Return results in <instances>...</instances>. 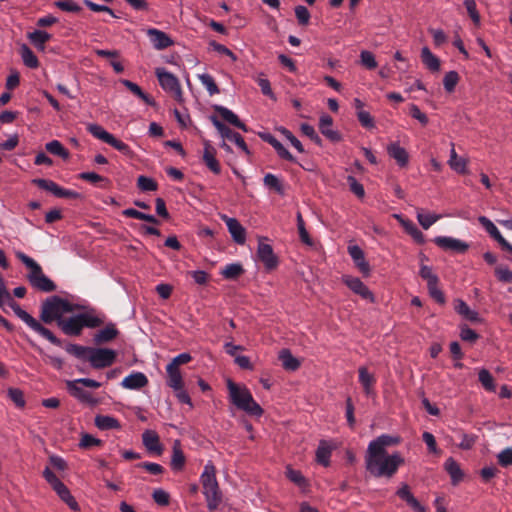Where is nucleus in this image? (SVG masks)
<instances>
[{
    "mask_svg": "<svg viewBox=\"0 0 512 512\" xmlns=\"http://www.w3.org/2000/svg\"><path fill=\"white\" fill-rule=\"evenodd\" d=\"M403 464L404 458L398 452L387 454V452L374 451L372 447L366 450L365 467L374 477L391 478Z\"/></svg>",
    "mask_w": 512,
    "mask_h": 512,
    "instance_id": "obj_1",
    "label": "nucleus"
},
{
    "mask_svg": "<svg viewBox=\"0 0 512 512\" xmlns=\"http://www.w3.org/2000/svg\"><path fill=\"white\" fill-rule=\"evenodd\" d=\"M226 384L229 400L234 406L251 416L261 417L263 415V409L254 400L250 390L245 385L237 384L231 379H227Z\"/></svg>",
    "mask_w": 512,
    "mask_h": 512,
    "instance_id": "obj_2",
    "label": "nucleus"
},
{
    "mask_svg": "<svg viewBox=\"0 0 512 512\" xmlns=\"http://www.w3.org/2000/svg\"><path fill=\"white\" fill-rule=\"evenodd\" d=\"M15 256L28 269L26 277L32 288L45 293L56 290V284L44 274L42 267L33 258L22 251H16Z\"/></svg>",
    "mask_w": 512,
    "mask_h": 512,
    "instance_id": "obj_3",
    "label": "nucleus"
},
{
    "mask_svg": "<svg viewBox=\"0 0 512 512\" xmlns=\"http://www.w3.org/2000/svg\"><path fill=\"white\" fill-rule=\"evenodd\" d=\"M200 482L208 509L211 511L217 509L222 501V494L216 478V468L212 461H208L205 464L200 476Z\"/></svg>",
    "mask_w": 512,
    "mask_h": 512,
    "instance_id": "obj_4",
    "label": "nucleus"
},
{
    "mask_svg": "<svg viewBox=\"0 0 512 512\" xmlns=\"http://www.w3.org/2000/svg\"><path fill=\"white\" fill-rule=\"evenodd\" d=\"M75 306L59 296H50L41 304L40 319L45 324L59 323L65 314L73 312Z\"/></svg>",
    "mask_w": 512,
    "mask_h": 512,
    "instance_id": "obj_5",
    "label": "nucleus"
},
{
    "mask_svg": "<svg viewBox=\"0 0 512 512\" xmlns=\"http://www.w3.org/2000/svg\"><path fill=\"white\" fill-rule=\"evenodd\" d=\"M43 477L51 488L56 492L59 498L65 502L71 510H79V505L71 495L67 486L54 474L51 468L46 467L43 471Z\"/></svg>",
    "mask_w": 512,
    "mask_h": 512,
    "instance_id": "obj_6",
    "label": "nucleus"
},
{
    "mask_svg": "<svg viewBox=\"0 0 512 512\" xmlns=\"http://www.w3.org/2000/svg\"><path fill=\"white\" fill-rule=\"evenodd\" d=\"M155 74L161 88L165 92L170 93L178 103H182L184 98L178 78L165 68H156Z\"/></svg>",
    "mask_w": 512,
    "mask_h": 512,
    "instance_id": "obj_7",
    "label": "nucleus"
},
{
    "mask_svg": "<svg viewBox=\"0 0 512 512\" xmlns=\"http://www.w3.org/2000/svg\"><path fill=\"white\" fill-rule=\"evenodd\" d=\"M87 130L93 137L109 144L116 150L124 154L129 152V146L126 143L115 138L114 135L106 131L101 125L90 123L87 125Z\"/></svg>",
    "mask_w": 512,
    "mask_h": 512,
    "instance_id": "obj_8",
    "label": "nucleus"
},
{
    "mask_svg": "<svg viewBox=\"0 0 512 512\" xmlns=\"http://www.w3.org/2000/svg\"><path fill=\"white\" fill-rule=\"evenodd\" d=\"M117 357L115 350L110 348H92L90 355H88V361L90 365L95 369H103L111 366Z\"/></svg>",
    "mask_w": 512,
    "mask_h": 512,
    "instance_id": "obj_9",
    "label": "nucleus"
},
{
    "mask_svg": "<svg viewBox=\"0 0 512 512\" xmlns=\"http://www.w3.org/2000/svg\"><path fill=\"white\" fill-rule=\"evenodd\" d=\"M264 240L266 241L268 238L259 237L257 257L263 263L266 270L271 271L277 268L279 259L274 253L272 246L268 243H264Z\"/></svg>",
    "mask_w": 512,
    "mask_h": 512,
    "instance_id": "obj_10",
    "label": "nucleus"
},
{
    "mask_svg": "<svg viewBox=\"0 0 512 512\" xmlns=\"http://www.w3.org/2000/svg\"><path fill=\"white\" fill-rule=\"evenodd\" d=\"M342 282L355 294L359 295L361 298L374 303L375 297L372 291L363 283V281L354 276L343 275Z\"/></svg>",
    "mask_w": 512,
    "mask_h": 512,
    "instance_id": "obj_11",
    "label": "nucleus"
},
{
    "mask_svg": "<svg viewBox=\"0 0 512 512\" xmlns=\"http://www.w3.org/2000/svg\"><path fill=\"white\" fill-rule=\"evenodd\" d=\"M212 122L223 138H227L228 140L234 142L247 156L251 155L247 144L239 133L232 131L229 127L220 122L216 117H212Z\"/></svg>",
    "mask_w": 512,
    "mask_h": 512,
    "instance_id": "obj_12",
    "label": "nucleus"
},
{
    "mask_svg": "<svg viewBox=\"0 0 512 512\" xmlns=\"http://www.w3.org/2000/svg\"><path fill=\"white\" fill-rule=\"evenodd\" d=\"M433 242L442 250L456 253H465L469 248L468 243L450 236H437Z\"/></svg>",
    "mask_w": 512,
    "mask_h": 512,
    "instance_id": "obj_13",
    "label": "nucleus"
},
{
    "mask_svg": "<svg viewBox=\"0 0 512 512\" xmlns=\"http://www.w3.org/2000/svg\"><path fill=\"white\" fill-rule=\"evenodd\" d=\"M80 384L81 382L79 379L69 380L66 382L67 390L70 395L82 403H87L92 406L96 405L97 400L92 396L90 392L84 390Z\"/></svg>",
    "mask_w": 512,
    "mask_h": 512,
    "instance_id": "obj_14",
    "label": "nucleus"
},
{
    "mask_svg": "<svg viewBox=\"0 0 512 512\" xmlns=\"http://www.w3.org/2000/svg\"><path fill=\"white\" fill-rule=\"evenodd\" d=\"M479 223L484 227L487 233L499 243L502 249L512 253V245L502 236L495 224L486 216L478 218Z\"/></svg>",
    "mask_w": 512,
    "mask_h": 512,
    "instance_id": "obj_15",
    "label": "nucleus"
},
{
    "mask_svg": "<svg viewBox=\"0 0 512 512\" xmlns=\"http://www.w3.org/2000/svg\"><path fill=\"white\" fill-rule=\"evenodd\" d=\"M221 219L225 222L232 239L237 244L243 245L246 242V230L240 222L236 218L227 215H222Z\"/></svg>",
    "mask_w": 512,
    "mask_h": 512,
    "instance_id": "obj_16",
    "label": "nucleus"
},
{
    "mask_svg": "<svg viewBox=\"0 0 512 512\" xmlns=\"http://www.w3.org/2000/svg\"><path fill=\"white\" fill-rule=\"evenodd\" d=\"M396 495L406 502V504L415 512H427V509L416 499L411 492L408 484L401 483L396 491Z\"/></svg>",
    "mask_w": 512,
    "mask_h": 512,
    "instance_id": "obj_17",
    "label": "nucleus"
},
{
    "mask_svg": "<svg viewBox=\"0 0 512 512\" xmlns=\"http://www.w3.org/2000/svg\"><path fill=\"white\" fill-rule=\"evenodd\" d=\"M319 130L323 136L333 143L340 142L342 136L339 131L333 129V119L330 115L324 113L319 118Z\"/></svg>",
    "mask_w": 512,
    "mask_h": 512,
    "instance_id": "obj_18",
    "label": "nucleus"
},
{
    "mask_svg": "<svg viewBox=\"0 0 512 512\" xmlns=\"http://www.w3.org/2000/svg\"><path fill=\"white\" fill-rule=\"evenodd\" d=\"M401 441L402 439L398 435L382 434L370 441L367 449H371L372 447L374 451L386 452L387 447L396 446L400 444Z\"/></svg>",
    "mask_w": 512,
    "mask_h": 512,
    "instance_id": "obj_19",
    "label": "nucleus"
},
{
    "mask_svg": "<svg viewBox=\"0 0 512 512\" xmlns=\"http://www.w3.org/2000/svg\"><path fill=\"white\" fill-rule=\"evenodd\" d=\"M57 326L62 332L69 336H78L82 332V323L79 314L71 316L67 319L63 318L59 321Z\"/></svg>",
    "mask_w": 512,
    "mask_h": 512,
    "instance_id": "obj_20",
    "label": "nucleus"
},
{
    "mask_svg": "<svg viewBox=\"0 0 512 512\" xmlns=\"http://www.w3.org/2000/svg\"><path fill=\"white\" fill-rule=\"evenodd\" d=\"M348 253L359 271L364 276H369L371 269L369 263L365 259L363 250L358 245H350L348 247Z\"/></svg>",
    "mask_w": 512,
    "mask_h": 512,
    "instance_id": "obj_21",
    "label": "nucleus"
},
{
    "mask_svg": "<svg viewBox=\"0 0 512 512\" xmlns=\"http://www.w3.org/2000/svg\"><path fill=\"white\" fill-rule=\"evenodd\" d=\"M202 159L204 164L211 172H213L216 175L221 173V166L216 158V149L212 147L209 141L204 142V151Z\"/></svg>",
    "mask_w": 512,
    "mask_h": 512,
    "instance_id": "obj_22",
    "label": "nucleus"
},
{
    "mask_svg": "<svg viewBox=\"0 0 512 512\" xmlns=\"http://www.w3.org/2000/svg\"><path fill=\"white\" fill-rule=\"evenodd\" d=\"M388 155L393 158L397 165L404 168L409 163V154L407 150L402 147L399 142H392L387 146Z\"/></svg>",
    "mask_w": 512,
    "mask_h": 512,
    "instance_id": "obj_23",
    "label": "nucleus"
},
{
    "mask_svg": "<svg viewBox=\"0 0 512 512\" xmlns=\"http://www.w3.org/2000/svg\"><path fill=\"white\" fill-rule=\"evenodd\" d=\"M147 35L149 36L150 42L153 47L157 50H162L168 48L173 44V41L170 37L163 31H160L155 28H150L147 30Z\"/></svg>",
    "mask_w": 512,
    "mask_h": 512,
    "instance_id": "obj_24",
    "label": "nucleus"
},
{
    "mask_svg": "<svg viewBox=\"0 0 512 512\" xmlns=\"http://www.w3.org/2000/svg\"><path fill=\"white\" fill-rule=\"evenodd\" d=\"M148 384V378L142 372H133L126 376L121 385L125 389L129 390H138L145 387Z\"/></svg>",
    "mask_w": 512,
    "mask_h": 512,
    "instance_id": "obj_25",
    "label": "nucleus"
},
{
    "mask_svg": "<svg viewBox=\"0 0 512 512\" xmlns=\"http://www.w3.org/2000/svg\"><path fill=\"white\" fill-rule=\"evenodd\" d=\"M455 311L461 315L466 320H469L473 323H482L483 319L479 316V313L476 310L471 309L467 303L461 299H457L454 302Z\"/></svg>",
    "mask_w": 512,
    "mask_h": 512,
    "instance_id": "obj_26",
    "label": "nucleus"
},
{
    "mask_svg": "<svg viewBox=\"0 0 512 512\" xmlns=\"http://www.w3.org/2000/svg\"><path fill=\"white\" fill-rule=\"evenodd\" d=\"M448 165L453 171H455L458 174H466L468 172V159L458 156L455 150L454 143H451Z\"/></svg>",
    "mask_w": 512,
    "mask_h": 512,
    "instance_id": "obj_27",
    "label": "nucleus"
},
{
    "mask_svg": "<svg viewBox=\"0 0 512 512\" xmlns=\"http://www.w3.org/2000/svg\"><path fill=\"white\" fill-rule=\"evenodd\" d=\"M358 374L359 382L362 385L365 394L367 396L373 395V387L376 382L374 375L369 373L368 369L364 366L359 367Z\"/></svg>",
    "mask_w": 512,
    "mask_h": 512,
    "instance_id": "obj_28",
    "label": "nucleus"
},
{
    "mask_svg": "<svg viewBox=\"0 0 512 512\" xmlns=\"http://www.w3.org/2000/svg\"><path fill=\"white\" fill-rule=\"evenodd\" d=\"M142 441L149 452L160 454L162 446L158 434L153 430H146L142 434Z\"/></svg>",
    "mask_w": 512,
    "mask_h": 512,
    "instance_id": "obj_29",
    "label": "nucleus"
},
{
    "mask_svg": "<svg viewBox=\"0 0 512 512\" xmlns=\"http://www.w3.org/2000/svg\"><path fill=\"white\" fill-rule=\"evenodd\" d=\"M119 334L118 329L114 323H108L103 329L94 334L93 340L95 343H107L115 339Z\"/></svg>",
    "mask_w": 512,
    "mask_h": 512,
    "instance_id": "obj_30",
    "label": "nucleus"
},
{
    "mask_svg": "<svg viewBox=\"0 0 512 512\" xmlns=\"http://www.w3.org/2000/svg\"><path fill=\"white\" fill-rule=\"evenodd\" d=\"M444 467L449 474L453 485H457L463 480L464 473L460 465L452 457L445 461Z\"/></svg>",
    "mask_w": 512,
    "mask_h": 512,
    "instance_id": "obj_31",
    "label": "nucleus"
},
{
    "mask_svg": "<svg viewBox=\"0 0 512 512\" xmlns=\"http://www.w3.org/2000/svg\"><path fill=\"white\" fill-rule=\"evenodd\" d=\"M332 449L333 447L329 442L321 440L316 450V461L324 467L329 466Z\"/></svg>",
    "mask_w": 512,
    "mask_h": 512,
    "instance_id": "obj_32",
    "label": "nucleus"
},
{
    "mask_svg": "<svg viewBox=\"0 0 512 512\" xmlns=\"http://www.w3.org/2000/svg\"><path fill=\"white\" fill-rule=\"evenodd\" d=\"M216 111L223 118V120L243 130L244 132H247V126L239 120L238 116L233 111L223 106H216Z\"/></svg>",
    "mask_w": 512,
    "mask_h": 512,
    "instance_id": "obj_33",
    "label": "nucleus"
},
{
    "mask_svg": "<svg viewBox=\"0 0 512 512\" xmlns=\"http://www.w3.org/2000/svg\"><path fill=\"white\" fill-rule=\"evenodd\" d=\"M421 60L430 71L438 72L440 70L439 58L426 46L421 49Z\"/></svg>",
    "mask_w": 512,
    "mask_h": 512,
    "instance_id": "obj_34",
    "label": "nucleus"
},
{
    "mask_svg": "<svg viewBox=\"0 0 512 512\" xmlns=\"http://www.w3.org/2000/svg\"><path fill=\"white\" fill-rule=\"evenodd\" d=\"M167 380L166 383L171 389H179L184 386L183 378L179 368L166 366Z\"/></svg>",
    "mask_w": 512,
    "mask_h": 512,
    "instance_id": "obj_35",
    "label": "nucleus"
},
{
    "mask_svg": "<svg viewBox=\"0 0 512 512\" xmlns=\"http://www.w3.org/2000/svg\"><path fill=\"white\" fill-rule=\"evenodd\" d=\"M127 89H129L135 96H137L138 98H140L141 100H143L147 105H150V106H155V101L152 97H150L148 94H146L145 92H143V90L140 88L139 85H137L136 83L130 81V80H127V79H122L120 81Z\"/></svg>",
    "mask_w": 512,
    "mask_h": 512,
    "instance_id": "obj_36",
    "label": "nucleus"
},
{
    "mask_svg": "<svg viewBox=\"0 0 512 512\" xmlns=\"http://www.w3.org/2000/svg\"><path fill=\"white\" fill-rule=\"evenodd\" d=\"M19 53L25 66L31 69L38 68V58L26 44L21 45Z\"/></svg>",
    "mask_w": 512,
    "mask_h": 512,
    "instance_id": "obj_37",
    "label": "nucleus"
},
{
    "mask_svg": "<svg viewBox=\"0 0 512 512\" xmlns=\"http://www.w3.org/2000/svg\"><path fill=\"white\" fill-rule=\"evenodd\" d=\"M31 43L40 51H44L45 43L51 39V35L44 30H35L28 34Z\"/></svg>",
    "mask_w": 512,
    "mask_h": 512,
    "instance_id": "obj_38",
    "label": "nucleus"
},
{
    "mask_svg": "<svg viewBox=\"0 0 512 512\" xmlns=\"http://www.w3.org/2000/svg\"><path fill=\"white\" fill-rule=\"evenodd\" d=\"M286 476L291 482H293L295 485H297L303 492L308 491L309 483L299 470H295V469L288 467L286 470Z\"/></svg>",
    "mask_w": 512,
    "mask_h": 512,
    "instance_id": "obj_39",
    "label": "nucleus"
},
{
    "mask_svg": "<svg viewBox=\"0 0 512 512\" xmlns=\"http://www.w3.org/2000/svg\"><path fill=\"white\" fill-rule=\"evenodd\" d=\"M279 359L282 362V366L286 370L295 371L300 367V362L297 358H295L290 350L283 349L279 354Z\"/></svg>",
    "mask_w": 512,
    "mask_h": 512,
    "instance_id": "obj_40",
    "label": "nucleus"
},
{
    "mask_svg": "<svg viewBox=\"0 0 512 512\" xmlns=\"http://www.w3.org/2000/svg\"><path fill=\"white\" fill-rule=\"evenodd\" d=\"M185 464V456L180 447V443L176 441L173 445L171 468L175 471L182 470Z\"/></svg>",
    "mask_w": 512,
    "mask_h": 512,
    "instance_id": "obj_41",
    "label": "nucleus"
},
{
    "mask_svg": "<svg viewBox=\"0 0 512 512\" xmlns=\"http://www.w3.org/2000/svg\"><path fill=\"white\" fill-rule=\"evenodd\" d=\"M441 218V215L435 213H425L423 209H417V220L423 229H429Z\"/></svg>",
    "mask_w": 512,
    "mask_h": 512,
    "instance_id": "obj_42",
    "label": "nucleus"
},
{
    "mask_svg": "<svg viewBox=\"0 0 512 512\" xmlns=\"http://www.w3.org/2000/svg\"><path fill=\"white\" fill-rule=\"evenodd\" d=\"M95 425L101 430L120 428L119 421L116 418L106 415H97L95 417Z\"/></svg>",
    "mask_w": 512,
    "mask_h": 512,
    "instance_id": "obj_43",
    "label": "nucleus"
},
{
    "mask_svg": "<svg viewBox=\"0 0 512 512\" xmlns=\"http://www.w3.org/2000/svg\"><path fill=\"white\" fill-rule=\"evenodd\" d=\"M45 149L49 153L59 156L62 159H68L70 156L69 151L58 140H52V141L46 143Z\"/></svg>",
    "mask_w": 512,
    "mask_h": 512,
    "instance_id": "obj_44",
    "label": "nucleus"
},
{
    "mask_svg": "<svg viewBox=\"0 0 512 512\" xmlns=\"http://www.w3.org/2000/svg\"><path fill=\"white\" fill-rule=\"evenodd\" d=\"M264 185L271 190H274L280 195H284V186L282 181L274 174L267 173L263 179Z\"/></svg>",
    "mask_w": 512,
    "mask_h": 512,
    "instance_id": "obj_45",
    "label": "nucleus"
},
{
    "mask_svg": "<svg viewBox=\"0 0 512 512\" xmlns=\"http://www.w3.org/2000/svg\"><path fill=\"white\" fill-rule=\"evenodd\" d=\"M478 378L483 388L488 392H495L496 385L492 374L485 368L478 372Z\"/></svg>",
    "mask_w": 512,
    "mask_h": 512,
    "instance_id": "obj_46",
    "label": "nucleus"
},
{
    "mask_svg": "<svg viewBox=\"0 0 512 512\" xmlns=\"http://www.w3.org/2000/svg\"><path fill=\"white\" fill-rule=\"evenodd\" d=\"M244 269L240 263L227 264L220 272L225 279H236L243 274Z\"/></svg>",
    "mask_w": 512,
    "mask_h": 512,
    "instance_id": "obj_47",
    "label": "nucleus"
},
{
    "mask_svg": "<svg viewBox=\"0 0 512 512\" xmlns=\"http://www.w3.org/2000/svg\"><path fill=\"white\" fill-rule=\"evenodd\" d=\"M198 79L201 82V84L206 88L210 96L216 95L220 92L214 78L210 74H199Z\"/></svg>",
    "mask_w": 512,
    "mask_h": 512,
    "instance_id": "obj_48",
    "label": "nucleus"
},
{
    "mask_svg": "<svg viewBox=\"0 0 512 512\" xmlns=\"http://www.w3.org/2000/svg\"><path fill=\"white\" fill-rule=\"evenodd\" d=\"M79 316H80L83 328L84 327L96 328L104 323V320L101 317H99L93 313H80Z\"/></svg>",
    "mask_w": 512,
    "mask_h": 512,
    "instance_id": "obj_49",
    "label": "nucleus"
},
{
    "mask_svg": "<svg viewBox=\"0 0 512 512\" xmlns=\"http://www.w3.org/2000/svg\"><path fill=\"white\" fill-rule=\"evenodd\" d=\"M92 347H85L78 344H68L65 347L67 353L75 356L78 359H87L88 355H90V350Z\"/></svg>",
    "mask_w": 512,
    "mask_h": 512,
    "instance_id": "obj_50",
    "label": "nucleus"
},
{
    "mask_svg": "<svg viewBox=\"0 0 512 512\" xmlns=\"http://www.w3.org/2000/svg\"><path fill=\"white\" fill-rule=\"evenodd\" d=\"M33 183L39 188L51 192L54 196L58 197L60 186L52 180L48 179H34Z\"/></svg>",
    "mask_w": 512,
    "mask_h": 512,
    "instance_id": "obj_51",
    "label": "nucleus"
},
{
    "mask_svg": "<svg viewBox=\"0 0 512 512\" xmlns=\"http://www.w3.org/2000/svg\"><path fill=\"white\" fill-rule=\"evenodd\" d=\"M458 82L459 74L454 70L447 72L443 78V85L448 93H451L455 90V87L458 84Z\"/></svg>",
    "mask_w": 512,
    "mask_h": 512,
    "instance_id": "obj_52",
    "label": "nucleus"
},
{
    "mask_svg": "<svg viewBox=\"0 0 512 512\" xmlns=\"http://www.w3.org/2000/svg\"><path fill=\"white\" fill-rule=\"evenodd\" d=\"M256 82L259 85L263 95L269 97L272 100H276V96L271 88L270 81L267 78L263 77L262 73L258 75V77L256 78Z\"/></svg>",
    "mask_w": 512,
    "mask_h": 512,
    "instance_id": "obj_53",
    "label": "nucleus"
},
{
    "mask_svg": "<svg viewBox=\"0 0 512 512\" xmlns=\"http://www.w3.org/2000/svg\"><path fill=\"white\" fill-rule=\"evenodd\" d=\"M464 6L473 23L480 26L481 18L475 0H464Z\"/></svg>",
    "mask_w": 512,
    "mask_h": 512,
    "instance_id": "obj_54",
    "label": "nucleus"
},
{
    "mask_svg": "<svg viewBox=\"0 0 512 512\" xmlns=\"http://www.w3.org/2000/svg\"><path fill=\"white\" fill-rule=\"evenodd\" d=\"M296 220H297V228H298V232H299V237H300L301 241L307 245H312V240L309 236V233L307 232V230L305 228V222H304L302 214L300 212H297Z\"/></svg>",
    "mask_w": 512,
    "mask_h": 512,
    "instance_id": "obj_55",
    "label": "nucleus"
},
{
    "mask_svg": "<svg viewBox=\"0 0 512 512\" xmlns=\"http://www.w3.org/2000/svg\"><path fill=\"white\" fill-rule=\"evenodd\" d=\"M360 63L362 66L369 70H373L377 67L378 63L374 54L368 50H363L360 53Z\"/></svg>",
    "mask_w": 512,
    "mask_h": 512,
    "instance_id": "obj_56",
    "label": "nucleus"
},
{
    "mask_svg": "<svg viewBox=\"0 0 512 512\" xmlns=\"http://www.w3.org/2000/svg\"><path fill=\"white\" fill-rule=\"evenodd\" d=\"M403 228L417 243L423 244L425 242L424 234L417 228V226L411 220L408 223H405V226Z\"/></svg>",
    "mask_w": 512,
    "mask_h": 512,
    "instance_id": "obj_57",
    "label": "nucleus"
},
{
    "mask_svg": "<svg viewBox=\"0 0 512 512\" xmlns=\"http://www.w3.org/2000/svg\"><path fill=\"white\" fill-rule=\"evenodd\" d=\"M137 186L141 191H155L157 190V183L154 179L141 175L137 179Z\"/></svg>",
    "mask_w": 512,
    "mask_h": 512,
    "instance_id": "obj_58",
    "label": "nucleus"
},
{
    "mask_svg": "<svg viewBox=\"0 0 512 512\" xmlns=\"http://www.w3.org/2000/svg\"><path fill=\"white\" fill-rule=\"evenodd\" d=\"M209 47L214 50L215 52L221 54V55H225L227 57H229L233 62L237 61V56L235 55L234 52H232L229 48H227L225 45L223 44H220L216 41H210L209 42Z\"/></svg>",
    "mask_w": 512,
    "mask_h": 512,
    "instance_id": "obj_59",
    "label": "nucleus"
},
{
    "mask_svg": "<svg viewBox=\"0 0 512 512\" xmlns=\"http://www.w3.org/2000/svg\"><path fill=\"white\" fill-rule=\"evenodd\" d=\"M55 6L62 11L71 12V13H78L82 9L80 7V5H78L73 0H60V1L55 2Z\"/></svg>",
    "mask_w": 512,
    "mask_h": 512,
    "instance_id": "obj_60",
    "label": "nucleus"
},
{
    "mask_svg": "<svg viewBox=\"0 0 512 512\" xmlns=\"http://www.w3.org/2000/svg\"><path fill=\"white\" fill-rule=\"evenodd\" d=\"M279 131L299 153H305L302 143L292 134L291 131L284 127L279 128Z\"/></svg>",
    "mask_w": 512,
    "mask_h": 512,
    "instance_id": "obj_61",
    "label": "nucleus"
},
{
    "mask_svg": "<svg viewBox=\"0 0 512 512\" xmlns=\"http://www.w3.org/2000/svg\"><path fill=\"white\" fill-rule=\"evenodd\" d=\"M295 16L300 25L306 26L309 24L311 15H310L309 10L305 6H303V5L296 6L295 7Z\"/></svg>",
    "mask_w": 512,
    "mask_h": 512,
    "instance_id": "obj_62",
    "label": "nucleus"
},
{
    "mask_svg": "<svg viewBox=\"0 0 512 512\" xmlns=\"http://www.w3.org/2000/svg\"><path fill=\"white\" fill-rule=\"evenodd\" d=\"M497 460L500 466H512V447H507L500 451L497 455Z\"/></svg>",
    "mask_w": 512,
    "mask_h": 512,
    "instance_id": "obj_63",
    "label": "nucleus"
},
{
    "mask_svg": "<svg viewBox=\"0 0 512 512\" xmlns=\"http://www.w3.org/2000/svg\"><path fill=\"white\" fill-rule=\"evenodd\" d=\"M495 276L500 282L512 283V271L506 266L496 267Z\"/></svg>",
    "mask_w": 512,
    "mask_h": 512,
    "instance_id": "obj_64",
    "label": "nucleus"
}]
</instances>
